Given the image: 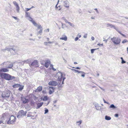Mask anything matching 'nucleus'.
<instances>
[{
    "label": "nucleus",
    "instance_id": "nucleus-1",
    "mask_svg": "<svg viewBox=\"0 0 128 128\" xmlns=\"http://www.w3.org/2000/svg\"><path fill=\"white\" fill-rule=\"evenodd\" d=\"M0 76L2 78H4L7 80H12L15 78L14 76H12L6 73L2 74Z\"/></svg>",
    "mask_w": 128,
    "mask_h": 128
},
{
    "label": "nucleus",
    "instance_id": "nucleus-2",
    "mask_svg": "<svg viewBox=\"0 0 128 128\" xmlns=\"http://www.w3.org/2000/svg\"><path fill=\"white\" fill-rule=\"evenodd\" d=\"M56 76L58 77V79L59 81L58 83L60 85V86L62 87V85H60V84L62 79V78L65 76V74L64 73L59 72L56 74Z\"/></svg>",
    "mask_w": 128,
    "mask_h": 128
},
{
    "label": "nucleus",
    "instance_id": "nucleus-3",
    "mask_svg": "<svg viewBox=\"0 0 128 128\" xmlns=\"http://www.w3.org/2000/svg\"><path fill=\"white\" fill-rule=\"evenodd\" d=\"M27 112L26 111H24L23 110H20L18 113L17 117L18 118H22L25 116Z\"/></svg>",
    "mask_w": 128,
    "mask_h": 128
},
{
    "label": "nucleus",
    "instance_id": "nucleus-4",
    "mask_svg": "<svg viewBox=\"0 0 128 128\" xmlns=\"http://www.w3.org/2000/svg\"><path fill=\"white\" fill-rule=\"evenodd\" d=\"M113 43L115 45H118L120 44L121 40L120 38H119L118 37H113L111 38Z\"/></svg>",
    "mask_w": 128,
    "mask_h": 128
},
{
    "label": "nucleus",
    "instance_id": "nucleus-5",
    "mask_svg": "<svg viewBox=\"0 0 128 128\" xmlns=\"http://www.w3.org/2000/svg\"><path fill=\"white\" fill-rule=\"evenodd\" d=\"M11 93L9 90H5L2 92V97L5 98H9L10 95V94Z\"/></svg>",
    "mask_w": 128,
    "mask_h": 128
},
{
    "label": "nucleus",
    "instance_id": "nucleus-6",
    "mask_svg": "<svg viewBox=\"0 0 128 128\" xmlns=\"http://www.w3.org/2000/svg\"><path fill=\"white\" fill-rule=\"evenodd\" d=\"M6 50L7 51L11 52L12 50L13 52H13V53L14 54V53H15V52L16 50L14 49V48H11V47H7L5 49H2V51H4V50Z\"/></svg>",
    "mask_w": 128,
    "mask_h": 128
},
{
    "label": "nucleus",
    "instance_id": "nucleus-7",
    "mask_svg": "<svg viewBox=\"0 0 128 128\" xmlns=\"http://www.w3.org/2000/svg\"><path fill=\"white\" fill-rule=\"evenodd\" d=\"M9 71V70L6 68H2L0 69V76L2 74H6L5 73H3L2 72H7Z\"/></svg>",
    "mask_w": 128,
    "mask_h": 128
},
{
    "label": "nucleus",
    "instance_id": "nucleus-8",
    "mask_svg": "<svg viewBox=\"0 0 128 128\" xmlns=\"http://www.w3.org/2000/svg\"><path fill=\"white\" fill-rule=\"evenodd\" d=\"M71 69L72 70L75 71V72H78V73H82V74L81 75V76H82V77H83V78H84L85 77V73L84 72H82V71H80L78 70L74 69Z\"/></svg>",
    "mask_w": 128,
    "mask_h": 128
},
{
    "label": "nucleus",
    "instance_id": "nucleus-9",
    "mask_svg": "<svg viewBox=\"0 0 128 128\" xmlns=\"http://www.w3.org/2000/svg\"><path fill=\"white\" fill-rule=\"evenodd\" d=\"M58 84V83L56 81H50L48 83L50 85L52 86H56Z\"/></svg>",
    "mask_w": 128,
    "mask_h": 128
},
{
    "label": "nucleus",
    "instance_id": "nucleus-10",
    "mask_svg": "<svg viewBox=\"0 0 128 128\" xmlns=\"http://www.w3.org/2000/svg\"><path fill=\"white\" fill-rule=\"evenodd\" d=\"M38 64V62L37 60H35L32 62L31 64L30 65V66H34V67L36 66Z\"/></svg>",
    "mask_w": 128,
    "mask_h": 128
},
{
    "label": "nucleus",
    "instance_id": "nucleus-11",
    "mask_svg": "<svg viewBox=\"0 0 128 128\" xmlns=\"http://www.w3.org/2000/svg\"><path fill=\"white\" fill-rule=\"evenodd\" d=\"M64 2V5L66 8H68L69 7V2L67 0L64 1L63 0H62L61 1V2Z\"/></svg>",
    "mask_w": 128,
    "mask_h": 128
},
{
    "label": "nucleus",
    "instance_id": "nucleus-12",
    "mask_svg": "<svg viewBox=\"0 0 128 128\" xmlns=\"http://www.w3.org/2000/svg\"><path fill=\"white\" fill-rule=\"evenodd\" d=\"M50 60H46L45 63V66L46 68H48L50 64Z\"/></svg>",
    "mask_w": 128,
    "mask_h": 128
},
{
    "label": "nucleus",
    "instance_id": "nucleus-13",
    "mask_svg": "<svg viewBox=\"0 0 128 128\" xmlns=\"http://www.w3.org/2000/svg\"><path fill=\"white\" fill-rule=\"evenodd\" d=\"M49 93L50 94H51L54 92V88L53 87L50 86L49 87Z\"/></svg>",
    "mask_w": 128,
    "mask_h": 128
},
{
    "label": "nucleus",
    "instance_id": "nucleus-14",
    "mask_svg": "<svg viewBox=\"0 0 128 128\" xmlns=\"http://www.w3.org/2000/svg\"><path fill=\"white\" fill-rule=\"evenodd\" d=\"M16 119L13 120H8L7 122V124H13L15 121H16Z\"/></svg>",
    "mask_w": 128,
    "mask_h": 128
},
{
    "label": "nucleus",
    "instance_id": "nucleus-15",
    "mask_svg": "<svg viewBox=\"0 0 128 128\" xmlns=\"http://www.w3.org/2000/svg\"><path fill=\"white\" fill-rule=\"evenodd\" d=\"M43 103V102H42L38 103L37 104V106L36 108V109H38L40 108L42 106Z\"/></svg>",
    "mask_w": 128,
    "mask_h": 128
},
{
    "label": "nucleus",
    "instance_id": "nucleus-16",
    "mask_svg": "<svg viewBox=\"0 0 128 128\" xmlns=\"http://www.w3.org/2000/svg\"><path fill=\"white\" fill-rule=\"evenodd\" d=\"M29 100L24 98L22 100L24 104L28 103L29 101Z\"/></svg>",
    "mask_w": 128,
    "mask_h": 128
},
{
    "label": "nucleus",
    "instance_id": "nucleus-17",
    "mask_svg": "<svg viewBox=\"0 0 128 128\" xmlns=\"http://www.w3.org/2000/svg\"><path fill=\"white\" fill-rule=\"evenodd\" d=\"M106 26L107 27H110L112 28H115V26L114 25H113L111 24L108 23L106 24Z\"/></svg>",
    "mask_w": 128,
    "mask_h": 128
},
{
    "label": "nucleus",
    "instance_id": "nucleus-18",
    "mask_svg": "<svg viewBox=\"0 0 128 128\" xmlns=\"http://www.w3.org/2000/svg\"><path fill=\"white\" fill-rule=\"evenodd\" d=\"M21 86V85L18 84H14L12 86L14 88H18L19 87H20Z\"/></svg>",
    "mask_w": 128,
    "mask_h": 128
},
{
    "label": "nucleus",
    "instance_id": "nucleus-19",
    "mask_svg": "<svg viewBox=\"0 0 128 128\" xmlns=\"http://www.w3.org/2000/svg\"><path fill=\"white\" fill-rule=\"evenodd\" d=\"M14 119H16V117L13 115H12L9 118L8 120H13Z\"/></svg>",
    "mask_w": 128,
    "mask_h": 128
},
{
    "label": "nucleus",
    "instance_id": "nucleus-20",
    "mask_svg": "<svg viewBox=\"0 0 128 128\" xmlns=\"http://www.w3.org/2000/svg\"><path fill=\"white\" fill-rule=\"evenodd\" d=\"M105 119L107 120H110L111 119V118L108 116H106L105 117Z\"/></svg>",
    "mask_w": 128,
    "mask_h": 128
},
{
    "label": "nucleus",
    "instance_id": "nucleus-21",
    "mask_svg": "<svg viewBox=\"0 0 128 128\" xmlns=\"http://www.w3.org/2000/svg\"><path fill=\"white\" fill-rule=\"evenodd\" d=\"M48 98L47 96H44L42 100L44 101H46L48 100Z\"/></svg>",
    "mask_w": 128,
    "mask_h": 128
},
{
    "label": "nucleus",
    "instance_id": "nucleus-22",
    "mask_svg": "<svg viewBox=\"0 0 128 128\" xmlns=\"http://www.w3.org/2000/svg\"><path fill=\"white\" fill-rule=\"evenodd\" d=\"M60 39L61 40H64L65 41H66L67 40V38L66 36H65L64 37L60 38Z\"/></svg>",
    "mask_w": 128,
    "mask_h": 128
},
{
    "label": "nucleus",
    "instance_id": "nucleus-23",
    "mask_svg": "<svg viewBox=\"0 0 128 128\" xmlns=\"http://www.w3.org/2000/svg\"><path fill=\"white\" fill-rule=\"evenodd\" d=\"M110 108H112L113 109H114L116 108V107L114 104H112L110 106Z\"/></svg>",
    "mask_w": 128,
    "mask_h": 128
},
{
    "label": "nucleus",
    "instance_id": "nucleus-24",
    "mask_svg": "<svg viewBox=\"0 0 128 128\" xmlns=\"http://www.w3.org/2000/svg\"><path fill=\"white\" fill-rule=\"evenodd\" d=\"M42 86H39L37 88V90L39 92H40L42 90Z\"/></svg>",
    "mask_w": 128,
    "mask_h": 128
},
{
    "label": "nucleus",
    "instance_id": "nucleus-25",
    "mask_svg": "<svg viewBox=\"0 0 128 128\" xmlns=\"http://www.w3.org/2000/svg\"><path fill=\"white\" fill-rule=\"evenodd\" d=\"M30 16V14L28 12H26L25 16L26 18H28Z\"/></svg>",
    "mask_w": 128,
    "mask_h": 128
},
{
    "label": "nucleus",
    "instance_id": "nucleus-26",
    "mask_svg": "<svg viewBox=\"0 0 128 128\" xmlns=\"http://www.w3.org/2000/svg\"><path fill=\"white\" fill-rule=\"evenodd\" d=\"M27 19L29 20L31 22H32L34 20H33V19L31 18L30 16L27 18Z\"/></svg>",
    "mask_w": 128,
    "mask_h": 128
},
{
    "label": "nucleus",
    "instance_id": "nucleus-27",
    "mask_svg": "<svg viewBox=\"0 0 128 128\" xmlns=\"http://www.w3.org/2000/svg\"><path fill=\"white\" fill-rule=\"evenodd\" d=\"M13 66V64H10L7 67L8 68H11Z\"/></svg>",
    "mask_w": 128,
    "mask_h": 128
},
{
    "label": "nucleus",
    "instance_id": "nucleus-28",
    "mask_svg": "<svg viewBox=\"0 0 128 128\" xmlns=\"http://www.w3.org/2000/svg\"><path fill=\"white\" fill-rule=\"evenodd\" d=\"M16 6V10L18 12H19L20 10V7H19V5H17V6Z\"/></svg>",
    "mask_w": 128,
    "mask_h": 128
},
{
    "label": "nucleus",
    "instance_id": "nucleus-29",
    "mask_svg": "<svg viewBox=\"0 0 128 128\" xmlns=\"http://www.w3.org/2000/svg\"><path fill=\"white\" fill-rule=\"evenodd\" d=\"M34 25L36 26H38V24L34 20L32 22Z\"/></svg>",
    "mask_w": 128,
    "mask_h": 128
},
{
    "label": "nucleus",
    "instance_id": "nucleus-30",
    "mask_svg": "<svg viewBox=\"0 0 128 128\" xmlns=\"http://www.w3.org/2000/svg\"><path fill=\"white\" fill-rule=\"evenodd\" d=\"M45 110H44V114H46L48 113V110L46 108H45Z\"/></svg>",
    "mask_w": 128,
    "mask_h": 128
},
{
    "label": "nucleus",
    "instance_id": "nucleus-31",
    "mask_svg": "<svg viewBox=\"0 0 128 128\" xmlns=\"http://www.w3.org/2000/svg\"><path fill=\"white\" fill-rule=\"evenodd\" d=\"M66 78L64 77V76L63 77V78H62V84H64V80L66 79Z\"/></svg>",
    "mask_w": 128,
    "mask_h": 128
},
{
    "label": "nucleus",
    "instance_id": "nucleus-32",
    "mask_svg": "<svg viewBox=\"0 0 128 128\" xmlns=\"http://www.w3.org/2000/svg\"><path fill=\"white\" fill-rule=\"evenodd\" d=\"M79 123V124H78V126H80V125L82 123V120H80V121H77V122H76V123Z\"/></svg>",
    "mask_w": 128,
    "mask_h": 128
},
{
    "label": "nucleus",
    "instance_id": "nucleus-33",
    "mask_svg": "<svg viewBox=\"0 0 128 128\" xmlns=\"http://www.w3.org/2000/svg\"><path fill=\"white\" fill-rule=\"evenodd\" d=\"M128 41L126 39L122 41V43L123 44H124L126 42H128Z\"/></svg>",
    "mask_w": 128,
    "mask_h": 128
},
{
    "label": "nucleus",
    "instance_id": "nucleus-34",
    "mask_svg": "<svg viewBox=\"0 0 128 128\" xmlns=\"http://www.w3.org/2000/svg\"><path fill=\"white\" fill-rule=\"evenodd\" d=\"M13 3L16 6H17V5H18V4L15 1H14L13 2Z\"/></svg>",
    "mask_w": 128,
    "mask_h": 128
},
{
    "label": "nucleus",
    "instance_id": "nucleus-35",
    "mask_svg": "<svg viewBox=\"0 0 128 128\" xmlns=\"http://www.w3.org/2000/svg\"><path fill=\"white\" fill-rule=\"evenodd\" d=\"M96 49H92L91 50V52L92 54L94 53V51L96 50Z\"/></svg>",
    "mask_w": 128,
    "mask_h": 128
},
{
    "label": "nucleus",
    "instance_id": "nucleus-36",
    "mask_svg": "<svg viewBox=\"0 0 128 128\" xmlns=\"http://www.w3.org/2000/svg\"><path fill=\"white\" fill-rule=\"evenodd\" d=\"M23 86H22L21 87L20 86V87L18 89V90L21 91L24 88Z\"/></svg>",
    "mask_w": 128,
    "mask_h": 128
},
{
    "label": "nucleus",
    "instance_id": "nucleus-37",
    "mask_svg": "<svg viewBox=\"0 0 128 128\" xmlns=\"http://www.w3.org/2000/svg\"><path fill=\"white\" fill-rule=\"evenodd\" d=\"M37 27L38 28V29H40V30L41 29H42V27L40 25H38V26H37Z\"/></svg>",
    "mask_w": 128,
    "mask_h": 128
},
{
    "label": "nucleus",
    "instance_id": "nucleus-38",
    "mask_svg": "<svg viewBox=\"0 0 128 128\" xmlns=\"http://www.w3.org/2000/svg\"><path fill=\"white\" fill-rule=\"evenodd\" d=\"M62 28H64V27L66 26V24H64L62 23Z\"/></svg>",
    "mask_w": 128,
    "mask_h": 128
},
{
    "label": "nucleus",
    "instance_id": "nucleus-39",
    "mask_svg": "<svg viewBox=\"0 0 128 128\" xmlns=\"http://www.w3.org/2000/svg\"><path fill=\"white\" fill-rule=\"evenodd\" d=\"M68 24L70 25L71 26H72V27H74V24H72L70 22H69V23H68Z\"/></svg>",
    "mask_w": 128,
    "mask_h": 128
},
{
    "label": "nucleus",
    "instance_id": "nucleus-40",
    "mask_svg": "<svg viewBox=\"0 0 128 128\" xmlns=\"http://www.w3.org/2000/svg\"><path fill=\"white\" fill-rule=\"evenodd\" d=\"M57 5H58L56 4L55 6L56 9V10H60L61 8H58V7L57 6Z\"/></svg>",
    "mask_w": 128,
    "mask_h": 128
},
{
    "label": "nucleus",
    "instance_id": "nucleus-41",
    "mask_svg": "<svg viewBox=\"0 0 128 128\" xmlns=\"http://www.w3.org/2000/svg\"><path fill=\"white\" fill-rule=\"evenodd\" d=\"M101 109V107L100 106H98V108H96V109L98 110H100Z\"/></svg>",
    "mask_w": 128,
    "mask_h": 128
},
{
    "label": "nucleus",
    "instance_id": "nucleus-42",
    "mask_svg": "<svg viewBox=\"0 0 128 128\" xmlns=\"http://www.w3.org/2000/svg\"><path fill=\"white\" fill-rule=\"evenodd\" d=\"M29 60H24V62H26V63H29Z\"/></svg>",
    "mask_w": 128,
    "mask_h": 128
},
{
    "label": "nucleus",
    "instance_id": "nucleus-43",
    "mask_svg": "<svg viewBox=\"0 0 128 128\" xmlns=\"http://www.w3.org/2000/svg\"><path fill=\"white\" fill-rule=\"evenodd\" d=\"M42 32V29H40V31H38V33L39 34L41 33Z\"/></svg>",
    "mask_w": 128,
    "mask_h": 128
},
{
    "label": "nucleus",
    "instance_id": "nucleus-44",
    "mask_svg": "<svg viewBox=\"0 0 128 128\" xmlns=\"http://www.w3.org/2000/svg\"><path fill=\"white\" fill-rule=\"evenodd\" d=\"M126 61L124 60H122L121 63L122 64L125 63H126Z\"/></svg>",
    "mask_w": 128,
    "mask_h": 128
},
{
    "label": "nucleus",
    "instance_id": "nucleus-45",
    "mask_svg": "<svg viewBox=\"0 0 128 128\" xmlns=\"http://www.w3.org/2000/svg\"><path fill=\"white\" fill-rule=\"evenodd\" d=\"M31 9V8H26V12H28L29 10H30Z\"/></svg>",
    "mask_w": 128,
    "mask_h": 128
},
{
    "label": "nucleus",
    "instance_id": "nucleus-46",
    "mask_svg": "<svg viewBox=\"0 0 128 128\" xmlns=\"http://www.w3.org/2000/svg\"><path fill=\"white\" fill-rule=\"evenodd\" d=\"M28 113H29V112L28 113V114H27V117H31L32 115L31 114H29Z\"/></svg>",
    "mask_w": 128,
    "mask_h": 128
},
{
    "label": "nucleus",
    "instance_id": "nucleus-47",
    "mask_svg": "<svg viewBox=\"0 0 128 128\" xmlns=\"http://www.w3.org/2000/svg\"><path fill=\"white\" fill-rule=\"evenodd\" d=\"M103 41H105L106 42L108 40V39L106 40L105 38H104V37L103 38Z\"/></svg>",
    "mask_w": 128,
    "mask_h": 128
},
{
    "label": "nucleus",
    "instance_id": "nucleus-48",
    "mask_svg": "<svg viewBox=\"0 0 128 128\" xmlns=\"http://www.w3.org/2000/svg\"><path fill=\"white\" fill-rule=\"evenodd\" d=\"M78 38H78V37H76L75 39V41H77L78 39Z\"/></svg>",
    "mask_w": 128,
    "mask_h": 128
},
{
    "label": "nucleus",
    "instance_id": "nucleus-49",
    "mask_svg": "<svg viewBox=\"0 0 128 128\" xmlns=\"http://www.w3.org/2000/svg\"><path fill=\"white\" fill-rule=\"evenodd\" d=\"M114 116L115 117H118V114H115Z\"/></svg>",
    "mask_w": 128,
    "mask_h": 128
},
{
    "label": "nucleus",
    "instance_id": "nucleus-50",
    "mask_svg": "<svg viewBox=\"0 0 128 128\" xmlns=\"http://www.w3.org/2000/svg\"><path fill=\"white\" fill-rule=\"evenodd\" d=\"M52 70H53L54 71H56V69H55V68H54L53 67V65H52Z\"/></svg>",
    "mask_w": 128,
    "mask_h": 128
},
{
    "label": "nucleus",
    "instance_id": "nucleus-51",
    "mask_svg": "<svg viewBox=\"0 0 128 128\" xmlns=\"http://www.w3.org/2000/svg\"><path fill=\"white\" fill-rule=\"evenodd\" d=\"M115 28H114V29H115L118 32H119L120 31L118 29L116 28V27H115Z\"/></svg>",
    "mask_w": 128,
    "mask_h": 128
},
{
    "label": "nucleus",
    "instance_id": "nucleus-52",
    "mask_svg": "<svg viewBox=\"0 0 128 128\" xmlns=\"http://www.w3.org/2000/svg\"><path fill=\"white\" fill-rule=\"evenodd\" d=\"M95 107L96 108H98V106H99V105H98V104H96V105H95Z\"/></svg>",
    "mask_w": 128,
    "mask_h": 128
},
{
    "label": "nucleus",
    "instance_id": "nucleus-53",
    "mask_svg": "<svg viewBox=\"0 0 128 128\" xmlns=\"http://www.w3.org/2000/svg\"><path fill=\"white\" fill-rule=\"evenodd\" d=\"M103 101L104 102V103L108 104V102H106L104 99H103Z\"/></svg>",
    "mask_w": 128,
    "mask_h": 128
},
{
    "label": "nucleus",
    "instance_id": "nucleus-54",
    "mask_svg": "<svg viewBox=\"0 0 128 128\" xmlns=\"http://www.w3.org/2000/svg\"><path fill=\"white\" fill-rule=\"evenodd\" d=\"M64 21L66 23H67L68 24V23L69 22H68V20L66 19Z\"/></svg>",
    "mask_w": 128,
    "mask_h": 128
},
{
    "label": "nucleus",
    "instance_id": "nucleus-55",
    "mask_svg": "<svg viewBox=\"0 0 128 128\" xmlns=\"http://www.w3.org/2000/svg\"><path fill=\"white\" fill-rule=\"evenodd\" d=\"M4 121H3L2 120H0V124L2 123H3V124H4V123H3Z\"/></svg>",
    "mask_w": 128,
    "mask_h": 128
},
{
    "label": "nucleus",
    "instance_id": "nucleus-56",
    "mask_svg": "<svg viewBox=\"0 0 128 128\" xmlns=\"http://www.w3.org/2000/svg\"><path fill=\"white\" fill-rule=\"evenodd\" d=\"M75 68L76 69H78V70H80V68L79 67H78Z\"/></svg>",
    "mask_w": 128,
    "mask_h": 128
},
{
    "label": "nucleus",
    "instance_id": "nucleus-57",
    "mask_svg": "<svg viewBox=\"0 0 128 128\" xmlns=\"http://www.w3.org/2000/svg\"><path fill=\"white\" fill-rule=\"evenodd\" d=\"M91 39L92 40H93L94 39V38L93 36H92L91 37Z\"/></svg>",
    "mask_w": 128,
    "mask_h": 128
},
{
    "label": "nucleus",
    "instance_id": "nucleus-58",
    "mask_svg": "<svg viewBox=\"0 0 128 128\" xmlns=\"http://www.w3.org/2000/svg\"><path fill=\"white\" fill-rule=\"evenodd\" d=\"M12 17L16 20L17 19V18L16 17L13 16Z\"/></svg>",
    "mask_w": 128,
    "mask_h": 128
},
{
    "label": "nucleus",
    "instance_id": "nucleus-59",
    "mask_svg": "<svg viewBox=\"0 0 128 128\" xmlns=\"http://www.w3.org/2000/svg\"><path fill=\"white\" fill-rule=\"evenodd\" d=\"M94 10H96L97 13H98V11L96 8H95Z\"/></svg>",
    "mask_w": 128,
    "mask_h": 128
},
{
    "label": "nucleus",
    "instance_id": "nucleus-60",
    "mask_svg": "<svg viewBox=\"0 0 128 128\" xmlns=\"http://www.w3.org/2000/svg\"><path fill=\"white\" fill-rule=\"evenodd\" d=\"M29 40H33V41H35V39H32V38H30L29 39Z\"/></svg>",
    "mask_w": 128,
    "mask_h": 128
},
{
    "label": "nucleus",
    "instance_id": "nucleus-61",
    "mask_svg": "<svg viewBox=\"0 0 128 128\" xmlns=\"http://www.w3.org/2000/svg\"><path fill=\"white\" fill-rule=\"evenodd\" d=\"M62 19L64 20V21L65 20H66V19L64 17H62Z\"/></svg>",
    "mask_w": 128,
    "mask_h": 128
},
{
    "label": "nucleus",
    "instance_id": "nucleus-62",
    "mask_svg": "<svg viewBox=\"0 0 128 128\" xmlns=\"http://www.w3.org/2000/svg\"><path fill=\"white\" fill-rule=\"evenodd\" d=\"M48 42H44V44L45 45H47L48 44Z\"/></svg>",
    "mask_w": 128,
    "mask_h": 128
},
{
    "label": "nucleus",
    "instance_id": "nucleus-63",
    "mask_svg": "<svg viewBox=\"0 0 128 128\" xmlns=\"http://www.w3.org/2000/svg\"><path fill=\"white\" fill-rule=\"evenodd\" d=\"M63 60H64V62L65 63H66L67 61L64 58H63Z\"/></svg>",
    "mask_w": 128,
    "mask_h": 128
},
{
    "label": "nucleus",
    "instance_id": "nucleus-64",
    "mask_svg": "<svg viewBox=\"0 0 128 128\" xmlns=\"http://www.w3.org/2000/svg\"><path fill=\"white\" fill-rule=\"evenodd\" d=\"M121 35H122V36H124V37H125V36L124 34H122H122H121Z\"/></svg>",
    "mask_w": 128,
    "mask_h": 128
}]
</instances>
